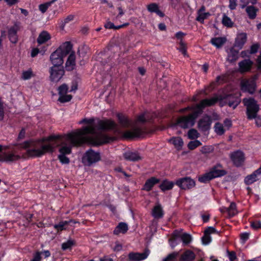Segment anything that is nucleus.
I'll list each match as a JSON object with an SVG mask.
<instances>
[{"label":"nucleus","instance_id":"nucleus-2","mask_svg":"<svg viewBox=\"0 0 261 261\" xmlns=\"http://www.w3.org/2000/svg\"><path fill=\"white\" fill-rule=\"evenodd\" d=\"M217 100V98L215 97L204 99L199 104L196 105L194 107H188L182 110L181 111H184L185 110L190 109L192 113L188 116L180 117L177 120V124L184 128L192 126L194 124L195 118L198 114L201 113L202 109L214 105Z\"/></svg>","mask_w":261,"mask_h":261},{"label":"nucleus","instance_id":"nucleus-47","mask_svg":"<svg viewBox=\"0 0 261 261\" xmlns=\"http://www.w3.org/2000/svg\"><path fill=\"white\" fill-rule=\"evenodd\" d=\"M211 241L212 239L210 234L205 233V232H204V234L202 238V241L203 244L205 245H208L211 242Z\"/></svg>","mask_w":261,"mask_h":261},{"label":"nucleus","instance_id":"nucleus-19","mask_svg":"<svg viewBox=\"0 0 261 261\" xmlns=\"http://www.w3.org/2000/svg\"><path fill=\"white\" fill-rule=\"evenodd\" d=\"M123 156L125 160L130 161H138L142 159L141 156L137 152L130 150L125 152L123 154Z\"/></svg>","mask_w":261,"mask_h":261},{"label":"nucleus","instance_id":"nucleus-33","mask_svg":"<svg viewBox=\"0 0 261 261\" xmlns=\"http://www.w3.org/2000/svg\"><path fill=\"white\" fill-rule=\"evenodd\" d=\"M147 10L151 13H155L161 17L164 16V14L159 9L158 5L155 3H151L147 6Z\"/></svg>","mask_w":261,"mask_h":261},{"label":"nucleus","instance_id":"nucleus-56","mask_svg":"<svg viewBox=\"0 0 261 261\" xmlns=\"http://www.w3.org/2000/svg\"><path fill=\"white\" fill-rule=\"evenodd\" d=\"M25 131L24 130V129L23 128L20 132V133L18 136L17 140L19 141V140L24 139L25 137Z\"/></svg>","mask_w":261,"mask_h":261},{"label":"nucleus","instance_id":"nucleus-43","mask_svg":"<svg viewBox=\"0 0 261 261\" xmlns=\"http://www.w3.org/2000/svg\"><path fill=\"white\" fill-rule=\"evenodd\" d=\"M201 145V143L197 140L190 141L188 144V147L190 150H193Z\"/></svg>","mask_w":261,"mask_h":261},{"label":"nucleus","instance_id":"nucleus-18","mask_svg":"<svg viewBox=\"0 0 261 261\" xmlns=\"http://www.w3.org/2000/svg\"><path fill=\"white\" fill-rule=\"evenodd\" d=\"M247 41V34L245 33H239L235 39L234 47L241 49Z\"/></svg>","mask_w":261,"mask_h":261},{"label":"nucleus","instance_id":"nucleus-49","mask_svg":"<svg viewBox=\"0 0 261 261\" xmlns=\"http://www.w3.org/2000/svg\"><path fill=\"white\" fill-rule=\"evenodd\" d=\"M74 244V242L72 240H68L66 242L63 243L62 245V248L66 250L70 248Z\"/></svg>","mask_w":261,"mask_h":261},{"label":"nucleus","instance_id":"nucleus-38","mask_svg":"<svg viewBox=\"0 0 261 261\" xmlns=\"http://www.w3.org/2000/svg\"><path fill=\"white\" fill-rule=\"evenodd\" d=\"M230 217H233L238 213L236 209V204L234 202H231L228 208H225Z\"/></svg>","mask_w":261,"mask_h":261},{"label":"nucleus","instance_id":"nucleus-31","mask_svg":"<svg viewBox=\"0 0 261 261\" xmlns=\"http://www.w3.org/2000/svg\"><path fill=\"white\" fill-rule=\"evenodd\" d=\"M195 258V254L191 250H186L181 256L180 261H192Z\"/></svg>","mask_w":261,"mask_h":261},{"label":"nucleus","instance_id":"nucleus-55","mask_svg":"<svg viewBox=\"0 0 261 261\" xmlns=\"http://www.w3.org/2000/svg\"><path fill=\"white\" fill-rule=\"evenodd\" d=\"M122 245L118 242H116L114 246L113 247V249L115 251H119L122 249Z\"/></svg>","mask_w":261,"mask_h":261},{"label":"nucleus","instance_id":"nucleus-59","mask_svg":"<svg viewBox=\"0 0 261 261\" xmlns=\"http://www.w3.org/2000/svg\"><path fill=\"white\" fill-rule=\"evenodd\" d=\"M251 226L255 229L260 228V227H261V222H260V221L253 222L251 223Z\"/></svg>","mask_w":261,"mask_h":261},{"label":"nucleus","instance_id":"nucleus-8","mask_svg":"<svg viewBox=\"0 0 261 261\" xmlns=\"http://www.w3.org/2000/svg\"><path fill=\"white\" fill-rule=\"evenodd\" d=\"M21 155L18 153V149H13L11 151L3 153L0 155V161L10 163L20 159Z\"/></svg>","mask_w":261,"mask_h":261},{"label":"nucleus","instance_id":"nucleus-36","mask_svg":"<svg viewBox=\"0 0 261 261\" xmlns=\"http://www.w3.org/2000/svg\"><path fill=\"white\" fill-rule=\"evenodd\" d=\"M35 76L32 69L29 68L25 70H23L21 75V79L23 80H29Z\"/></svg>","mask_w":261,"mask_h":261},{"label":"nucleus","instance_id":"nucleus-22","mask_svg":"<svg viewBox=\"0 0 261 261\" xmlns=\"http://www.w3.org/2000/svg\"><path fill=\"white\" fill-rule=\"evenodd\" d=\"M253 64L252 61L250 59H245L239 63V71L244 72L249 71Z\"/></svg>","mask_w":261,"mask_h":261},{"label":"nucleus","instance_id":"nucleus-64","mask_svg":"<svg viewBox=\"0 0 261 261\" xmlns=\"http://www.w3.org/2000/svg\"><path fill=\"white\" fill-rule=\"evenodd\" d=\"M255 123L257 126H261V117H256Z\"/></svg>","mask_w":261,"mask_h":261},{"label":"nucleus","instance_id":"nucleus-4","mask_svg":"<svg viewBox=\"0 0 261 261\" xmlns=\"http://www.w3.org/2000/svg\"><path fill=\"white\" fill-rule=\"evenodd\" d=\"M146 121L144 114L139 115L135 122L133 124L132 129L124 132L123 133V137L129 139L142 136L145 132V128L142 125V124L145 123Z\"/></svg>","mask_w":261,"mask_h":261},{"label":"nucleus","instance_id":"nucleus-17","mask_svg":"<svg viewBox=\"0 0 261 261\" xmlns=\"http://www.w3.org/2000/svg\"><path fill=\"white\" fill-rule=\"evenodd\" d=\"M173 235L175 237L179 238L184 246L188 245L192 241V237L191 234L187 233H179L177 231H175Z\"/></svg>","mask_w":261,"mask_h":261},{"label":"nucleus","instance_id":"nucleus-26","mask_svg":"<svg viewBox=\"0 0 261 261\" xmlns=\"http://www.w3.org/2000/svg\"><path fill=\"white\" fill-rule=\"evenodd\" d=\"M159 182V179L154 177H152L146 180L143 189L149 191H150L152 188L156 184L158 183Z\"/></svg>","mask_w":261,"mask_h":261},{"label":"nucleus","instance_id":"nucleus-24","mask_svg":"<svg viewBox=\"0 0 261 261\" xmlns=\"http://www.w3.org/2000/svg\"><path fill=\"white\" fill-rule=\"evenodd\" d=\"M169 142L173 144L177 150L181 149L184 145V141L180 137H173L169 140Z\"/></svg>","mask_w":261,"mask_h":261},{"label":"nucleus","instance_id":"nucleus-11","mask_svg":"<svg viewBox=\"0 0 261 261\" xmlns=\"http://www.w3.org/2000/svg\"><path fill=\"white\" fill-rule=\"evenodd\" d=\"M176 185L183 190H188L195 187V181L190 177H186L178 179Z\"/></svg>","mask_w":261,"mask_h":261},{"label":"nucleus","instance_id":"nucleus-45","mask_svg":"<svg viewBox=\"0 0 261 261\" xmlns=\"http://www.w3.org/2000/svg\"><path fill=\"white\" fill-rule=\"evenodd\" d=\"M127 24H128V23H126V24L121 25L115 26L113 23H112L110 21H107L105 24V27L106 29H114L117 30V29L121 28L123 26L127 25Z\"/></svg>","mask_w":261,"mask_h":261},{"label":"nucleus","instance_id":"nucleus-13","mask_svg":"<svg viewBox=\"0 0 261 261\" xmlns=\"http://www.w3.org/2000/svg\"><path fill=\"white\" fill-rule=\"evenodd\" d=\"M230 157L233 164L238 167L242 166L245 161L244 154L240 150H237L231 153Z\"/></svg>","mask_w":261,"mask_h":261},{"label":"nucleus","instance_id":"nucleus-6","mask_svg":"<svg viewBox=\"0 0 261 261\" xmlns=\"http://www.w3.org/2000/svg\"><path fill=\"white\" fill-rule=\"evenodd\" d=\"M243 101L247 108L248 118L253 119L256 118L259 108L255 99L251 98H244Z\"/></svg>","mask_w":261,"mask_h":261},{"label":"nucleus","instance_id":"nucleus-10","mask_svg":"<svg viewBox=\"0 0 261 261\" xmlns=\"http://www.w3.org/2000/svg\"><path fill=\"white\" fill-rule=\"evenodd\" d=\"M256 79L257 77L255 76L250 80H243L241 82V90L252 94L255 89Z\"/></svg>","mask_w":261,"mask_h":261},{"label":"nucleus","instance_id":"nucleus-53","mask_svg":"<svg viewBox=\"0 0 261 261\" xmlns=\"http://www.w3.org/2000/svg\"><path fill=\"white\" fill-rule=\"evenodd\" d=\"M229 8L231 10L235 9L237 6V0H229Z\"/></svg>","mask_w":261,"mask_h":261},{"label":"nucleus","instance_id":"nucleus-5","mask_svg":"<svg viewBox=\"0 0 261 261\" xmlns=\"http://www.w3.org/2000/svg\"><path fill=\"white\" fill-rule=\"evenodd\" d=\"M226 173L221 165L218 164L211 168L209 172L200 176L198 179L201 182L205 183L213 178L223 176Z\"/></svg>","mask_w":261,"mask_h":261},{"label":"nucleus","instance_id":"nucleus-58","mask_svg":"<svg viewBox=\"0 0 261 261\" xmlns=\"http://www.w3.org/2000/svg\"><path fill=\"white\" fill-rule=\"evenodd\" d=\"M173 237H174L173 238L170 239L169 240L170 245L171 246V247H172V248H174V247H175L177 244V243L176 242V239H175L176 237H174V236H173Z\"/></svg>","mask_w":261,"mask_h":261},{"label":"nucleus","instance_id":"nucleus-34","mask_svg":"<svg viewBox=\"0 0 261 261\" xmlns=\"http://www.w3.org/2000/svg\"><path fill=\"white\" fill-rule=\"evenodd\" d=\"M119 123L121 125L124 127H127L129 126H132L131 122L128 119V118L122 115V114H118L117 115Z\"/></svg>","mask_w":261,"mask_h":261},{"label":"nucleus","instance_id":"nucleus-50","mask_svg":"<svg viewBox=\"0 0 261 261\" xmlns=\"http://www.w3.org/2000/svg\"><path fill=\"white\" fill-rule=\"evenodd\" d=\"M259 47V45L258 43H255L251 45L250 47V53L251 54L256 53Z\"/></svg>","mask_w":261,"mask_h":261},{"label":"nucleus","instance_id":"nucleus-63","mask_svg":"<svg viewBox=\"0 0 261 261\" xmlns=\"http://www.w3.org/2000/svg\"><path fill=\"white\" fill-rule=\"evenodd\" d=\"M39 52L40 51H39V49H38L37 48H33L31 51V57H35L39 54Z\"/></svg>","mask_w":261,"mask_h":261},{"label":"nucleus","instance_id":"nucleus-39","mask_svg":"<svg viewBox=\"0 0 261 261\" xmlns=\"http://www.w3.org/2000/svg\"><path fill=\"white\" fill-rule=\"evenodd\" d=\"M215 132L217 135H222L226 130L222 124L217 122L214 126Z\"/></svg>","mask_w":261,"mask_h":261},{"label":"nucleus","instance_id":"nucleus-21","mask_svg":"<svg viewBox=\"0 0 261 261\" xmlns=\"http://www.w3.org/2000/svg\"><path fill=\"white\" fill-rule=\"evenodd\" d=\"M212 121L208 116L204 117L198 123L199 128L203 131L208 129L210 127Z\"/></svg>","mask_w":261,"mask_h":261},{"label":"nucleus","instance_id":"nucleus-44","mask_svg":"<svg viewBox=\"0 0 261 261\" xmlns=\"http://www.w3.org/2000/svg\"><path fill=\"white\" fill-rule=\"evenodd\" d=\"M179 46L178 48V49L180 52H181L184 56H187V45L186 44L181 40L179 43Z\"/></svg>","mask_w":261,"mask_h":261},{"label":"nucleus","instance_id":"nucleus-32","mask_svg":"<svg viewBox=\"0 0 261 261\" xmlns=\"http://www.w3.org/2000/svg\"><path fill=\"white\" fill-rule=\"evenodd\" d=\"M236 47H233L231 48L228 51V57L227 59L230 62H234L237 60L238 58V53L239 49L236 50L235 49Z\"/></svg>","mask_w":261,"mask_h":261},{"label":"nucleus","instance_id":"nucleus-52","mask_svg":"<svg viewBox=\"0 0 261 261\" xmlns=\"http://www.w3.org/2000/svg\"><path fill=\"white\" fill-rule=\"evenodd\" d=\"M249 233L248 232L243 233L241 234V240L242 243H244L249 238Z\"/></svg>","mask_w":261,"mask_h":261},{"label":"nucleus","instance_id":"nucleus-29","mask_svg":"<svg viewBox=\"0 0 261 261\" xmlns=\"http://www.w3.org/2000/svg\"><path fill=\"white\" fill-rule=\"evenodd\" d=\"M128 230L127 224L123 222L119 223L114 230V233L118 235L120 233H125Z\"/></svg>","mask_w":261,"mask_h":261},{"label":"nucleus","instance_id":"nucleus-61","mask_svg":"<svg viewBox=\"0 0 261 261\" xmlns=\"http://www.w3.org/2000/svg\"><path fill=\"white\" fill-rule=\"evenodd\" d=\"M228 256L230 261H234L236 258V254L233 252H228Z\"/></svg>","mask_w":261,"mask_h":261},{"label":"nucleus","instance_id":"nucleus-57","mask_svg":"<svg viewBox=\"0 0 261 261\" xmlns=\"http://www.w3.org/2000/svg\"><path fill=\"white\" fill-rule=\"evenodd\" d=\"M200 151L202 153H207L211 152V149L208 146H204L201 148Z\"/></svg>","mask_w":261,"mask_h":261},{"label":"nucleus","instance_id":"nucleus-1","mask_svg":"<svg viewBox=\"0 0 261 261\" xmlns=\"http://www.w3.org/2000/svg\"><path fill=\"white\" fill-rule=\"evenodd\" d=\"M88 125L67 135L50 136L46 138L36 141L29 140L19 144L14 143V146H20V148L27 150V154L31 157H38L47 152H52L57 146H60L58 158L62 164H68L69 159L66 155L71 152L72 146L84 143H89L94 145L110 142L112 138L107 136L103 132L113 130L118 132L116 124L113 121L98 120L94 122L93 118L84 119L79 122Z\"/></svg>","mask_w":261,"mask_h":261},{"label":"nucleus","instance_id":"nucleus-7","mask_svg":"<svg viewBox=\"0 0 261 261\" xmlns=\"http://www.w3.org/2000/svg\"><path fill=\"white\" fill-rule=\"evenodd\" d=\"M100 159L101 156L98 152L89 149L84 154L82 162L85 165L91 166L100 161Z\"/></svg>","mask_w":261,"mask_h":261},{"label":"nucleus","instance_id":"nucleus-23","mask_svg":"<svg viewBox=\"0 0 261 261\" xmlns=\"http://www.w3.org/2000/svg\"><path fill=\"white\" fill-rule=\"evenodd\" d=\"M152 215L155 219H160L163 217L164 211L161 205L156 204L152 210Z\"/></svg>","mask_w":261,"mask_h":261},{"label":"nucleus","instance_id":"nucleus-41","mask_svg":"<svg viewBox=\"0 0 261 261\" xmlns=\"http://www.w3.org/2000/svg\"><path fill=\"white\" fill-rule=\"evenodd\" d=\"M222 23L225 27L229 28L232 27L233 24L231 19L225 14L223 15Z\"/></svg>","mask_w":261,"mask_h":261},{"label":"nucleus","instance_id":"nucleus-14","mask_svg":"<svg viewBox=\"0 0 261 261\" xmlns=\"http://www.w3.org/2000/svg\"><path fill=\"white\" fill-rule=\"evenodd\" d=\"M261 179V167L253 172L252 174L247 175L244 179L246 185H251Z\"/></svg>","mask_w":261,"mask_h":261},{"label":"nucleus","instance_id":"nucleus-62","mask_svg":"<svg viewBox=\"0 0 261 261\" xmlns=\"http://www.w3.org/2000/svg\"><path fill=\"white\" fill-rule=\"evenodd\" d=\"M225 127L226 128V129H228L231 125V121L228 119H226L224 121Z\"/></svg>","mask_w":261,"mask_h":261},{"label":"nucleus","instance_id":"nucleus-9","mask_svg":"<svg viewBox=\"0 0 261 261\" xmlns=\"http://www.w3.org/2000/svg\"><path fill=\"white\" fill-rule=\"evenodd\" d=\"M49 79L53 82H59L64 74V70L61 66H54L49 69Z\"/></svg>","mask_w":261,"mask_h":261},{"label":"nucleus","instance_id":"nucleus-20","mask_svg":"<svg viewBox=\"0 0 261 261\" xmlns=\"http://www.w3.org/2000/svg\"><path fill=\"white\" fill-rule=\"evenodd\" d=\"M239 96H228L226 98L225 102L230 107L235 109L241 102Z\"/></svg>","mask_w":261,"mask_h":261},{"label":"nucleus","instance_id":"nucleus-54","mask_svg":"<svg viewBox=\"0 0 261 261\" xmlns=\"http://www.w3.org/2000/svg\"><path fill=\"white\" fill-rule=\"evenodd\" d=\"M204 232L210 235L212 233H216L217 232L214 227H209L204 230Z\"/></svg>","mask_w":261,"mask_h":261},{"label":"nucleus","instance_id":"nucleus-48","mask_svg":"<svg viewBox=\"0 0 261 261\" xmlns=\"http://www.w3.org/2000/svg\"><path fill=\"white\" fill-rule=\"evenodd\" d=\"M50 6V4L48 2L46 3L40 5L39 6V9L42 13H44L46 11L47 9Z\"/></svg>","mask_w":261,"mask_h":261},{"label":"nucleus","instance_id":"nucleus-28","mask_svg":"<svg viewBox=\"0 0 261 261\" xmlns=\"http://www.w3.org/2000/svg\"><path fill=\"white\" fill-rule=\"evenodd\" d=\"M50 39V34L46 31H42L39 35V36L37 39V41L38 44H42L46 42Z\"/></svg>","mask_w":261,"mask_h":261},{"label":"nucleus","instance_id":"nucleus-30","mask_svg":"<svg viewBox=\"0 0 261 261\" xmlns=\"http://www.w3.org/2000/svg\"><path fill=\"white\" fill-rule=\"evenodd\" d=\"M75 57L74 54H70L66 63V68L67 70H71L74 68L75 66Z\"/></svg>","mask_w":261,"mask_h":261},{"label":"nucleus","instance_id":"nucleus-60","mask_svg":"<svg viewBox=\"0 0 261 261\" xmlns=\"http://www.w3.org/2000/svg\"><path fill=\"white\" fill-rule=\"evenodd\" d=\"M74 16L73 15H69L68 16H67L64 19V23L66 24L67 23H68L70 21L72 20L73 19Z\"/></svg>","mask_w":261,"mask_h":261},{"label":"nucleus","instance_id":"nucleus-27","mask_svg":"<svg viewBox=\"0 0 261 261\" xmlns=\"http://www.w3.org/2000/svg\"><path fill=\"white\" fill-rule=\"evenodd\" d=\"M226 41L225 37H215L211 40V43L218 48L221 47Z\"/></svg>","mask_w":261,"mask_h":261},{"label":"nucleus","instance_id":"nucleus-40","mask_svg":"<svg viewBox=\"0 0 261 261\" xmlns=\"http://www.w3.org/2000/svg\"><path fill=\"white\" fill-rule=\"evenodd\" d=\"M68 223L69 221H61L58 224L55 225L54 227L57 231H60L66 229Z\"/></svg>","mask_w":261,"mask_h":261},{"label":"nucleus","instance_id":"nucleus-35","mask_svg":"<svg viewBox=\"0 0 261 261\" xmlns=\"http://www.w3.org/2000/svg\"><path fill=\"white\" fill-rule=\"evenodd\" d=\"M258 9L253 6H249L246 7V12L250 19H253L256 17Z\"/></svg>","mask_w":261,"mask_h":261},{"label":"nucleus","instance_id":"nucleus-15","mask_svg":"<svg viewBox=\"0 0 261 261\" xmlns=\"http://www.w3.org/2000/svg\"><path fill=\"white\" fill-rule=\"evenodd\" d=\"M150 251L146 249L143 253L130 252L128 255L130 260L133 261H141L145 259L149 255Z\"/></svg>","mask_w":261,"mask_h":261},{"label":"nucleus","instance_id":"nucleus-3","mask_svg":"<svg viewBox=\"0 0 261 261\" xmlns=\"http://www.w3.org/2000/svg\"><path fill=\"white\" fill-rule=\"evenodd\" d=\"M72 46L69 42H65L62 44L50 56V60L54 66H61L64 62V58L71 50Z\"/></svg>","mask_w":261,"mask_h":261},{"label":"nucleus","instance_id":"nucleus-42","mask_svg":"<svg viewBox=\"0 0 261 261\" xmlns=\"http://www.w3.org/2000/svg\"><path fill=\"white\" fill-rule=\"evenodd\" d=\"M188 137L190 139H195L199 137V134L195 129H191L188 131Z\"/></svg>","mask_w":261,"mask_h":261},{"label":"nucleus","instance_id":"nucleus-46","mask_svg":"<svg viewBox=\"0 0 261 261\" xmlns=\"http://www.w3.org/2000/svg\"><path fill=\"white\" fill-rule=\"evenodd\" d=\"M178 255V252H173L169 254L166 258L163 259V261H175L176 257Z\"/></svg>","mask_w":261,"mask_h":261},{"label":"nucleus","instance_id":"nucleus-51","mask_svg":"<svg viewBox=\"0 0 261 261\" xmlns=\"http://www.w3.org/2000/svg\"><path fill=\"white\" fill-rule=\"evenodd\" d=\"M42 252H36L33 255V258L31 260V261H40L41 259V255Z\"/></svg>","mask_w":261,"mask_h":261},{"label":"nucleus","instance_id":"nucleus-12","mask_svg":"<svg viewBox=\"0 0 261 261\" xmlns=\"http://www.w3.org/2000/svg\"><path fill=\"white\" fill-rule=\"evenodd\" d=\"M68 91V87L65 84H63L58 88V92L59 94L58 100L60 102H66L69 101L71 99L72 96L70 94H67Z\"/></svg>","mask_w":261,"mask_h":261},{"label":"nucleus","instance_id":"nucleus-25","mask_svg":"<svg viewBox=\"0 0 261 261\" xmlns=\"http://www.w3.org/2000/svg\"><path fill=\"white\" fill-rule=\"evenodd\" d=\"M198 16L196 20L201 23L203 22L204 20L210 16L209 12H205V8L202 7L197 12Z\"/></svg>","mask_w":261,"mask_h":261},{"label":"nucleus","instance_id":"nucleus-16","mask_svg":"<svg viewBox=\"0 0 261 261\" xmlns=\"http://www.w3.org/2000/svg\"><path fill=\"white\" fill-rule=\"evenodd\" d=\"M19 29L20 27L19 24H15L8 30V36L9 40L13 43H16L17 42L18 37L17 32Z\"/></svg>","mask_w":261,"mask_h":261},{"label":"nucleus","instance_id":"nucleus-37","mask_svg":"<svg viewBox=\"0 0 261 261\" xmlns=\"http://www.w3.org/2000/svg\"><path fill=\"white\" fill-rule=\"evenodd\" d=\"M174 183L172 181L165 180L161 183L160 188L162 191H165L172 189Z\"/></svg>","mask_w":261,"mask_h":261}]
</instances>
